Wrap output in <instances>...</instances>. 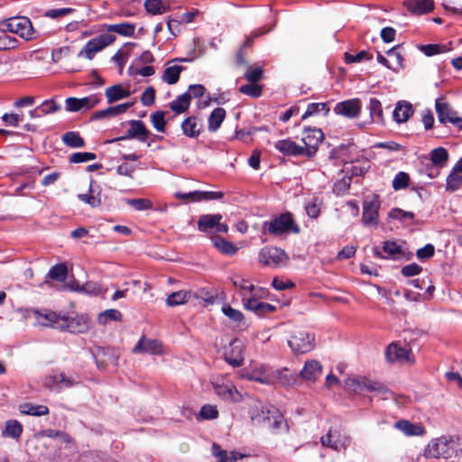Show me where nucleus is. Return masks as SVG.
<instances>
[{"label":"nucleus","mask_w":462,"mask_h":462,"mask_svg":"<svg viewBox=\"0 0 462 462\" xmlns=\"http://www.w3.org/2000/svg\"><path fill=\"white\" fill-rule=\"evenodd\" d=\"M275 148L281 152L282 153L285 155H304L305 152L303 148L300 145H298L295 142L285 139V140H280L275 143Z\"/></svg>","instance_id":"26"},{"label":"nucleus","mask_w":462,"mask_h":462,"mask_svg":"<svg viewBox=\"0 0 462 462\" xmlns=\"http://www.w3.org/2000/svg\"><path fill=\"white\" fill-rule=\"evenodd\" d=\"M0 31L15 33L25 41H32L39 36L31 20L25 16L10 17L0 22Z\"/></svg>","instance_id":"2"},{"label":"nucleus","mask_w":462,"mask_h":462,"mask_svg":"<svg viewBox=\"0 0 462 462\" xmlns=\"http://www.w3.org/2000/svg\"><path fill=\"white\" fill-rule=\"evenodd\" d=\"M116 41V36L112 33H102L96 38L89 40L79 52V57H85L92 60L95 55L112 44Z\"/></svg>","instance_id":"5"},{"label":"nucleus","mask_w":462,"mask_h":462,"mask_svg":"<svg viewBox=\"0 0 462 462\" xmlns=\"http://www.w3.org/2000/svg\"><path fill=\"white\" fill-rule=\"evenodd\" d=\"M190 106V94L183 93L177 97L176 99L171 102V109L177 113L181 114L186 112Z\"/></svg>","instance_id":"38"},{"label":"nucleus","mask_w":462,"mask_h":462,"mask_svg":"<svg viewBox=\"0 0 462 462\" xmlns=\"http://www.w3.org/2000/svg\"><path fill=\"white\" fill-rule=\"evenodd\" d=\"M460 449L459 439L455 436H441L432 439L424 450L428 458H448L456 456Z\"/></svg>","instance_id":"1"},{"label":"nucleus","mask_w":462,"mask_h":462,"mask_svg":"<svg viewBox=\"0 0 462 462\" xmlns=\"http://www.w3.org/2000/svg\"><path fill=\"white\" fill-rule=\"evenodd\" d=\"M100 100L101 96L97 94L90 95L82 98L70 97L65 100V109L68 112L88 110L97 106Z\"/></svg>","instance_id":"13"},{"label":"nucleus","mask_w":462,"mask_h":462,"mask_svg":"<svg viewBox=\"0 0 462 462\" xmlns=\"http://www.w3.org/2000/svg\"><path fill=\"white\" fill-rule=\"evenodd\" d=\"M63 143L71 148H81L85 145V141L77 132H67L62 135Z\"/></svg>","instance_id":"47"},{"label":"nucleus","mask_w":462,"mask_h":462,"mask_svg":"<svg viewBox=\"0 0 462 462\" xmlns=\"http://www.w3.org/2000/svg\"><path fill=\"white\" fill-rule=\"evenodd\" d=\"M190 298V291H179L170 294L166 300V303L170 307L178 306L187 302Z\"/></svg>","instance_id":"49"},{"label":"nucleus","mask_w":462,"mask_h":462,"mask_svg":"<svg viewBox=\"0 0 462 462\" xmlns=\"http://www.w3.org/2000/svg\"><path fill=\"white\" fill-rule=\"evenodd\" d=\"M243 378L257 382L262 384H273V369L270 366L261 365L255 367L253 371L245 373L243 374Z\"/></svg>","instance_id":"15"},{"label":"nucleus","mask_w":462,"mask_h":462,"mask_svg":"<svg viewBox=\"0 0 462 462\" xmlns=\"http://www.w3.org/2000/svg\"><path fill=\"white\" fill-rule=\"evenodd\" d=\"M122 313L115 309L106 310L97 316V322L100 325H106L110 321H121Z\"/></svg>","instance_id":"48"},{"label":"nucleus","mask_w":462,"mask_h":462,"mask_svg":"<svg viewBox=\"0 0 462 462\" xmlns=\"http://www.w3.org/2000/svg\"><path fill=\"white\" fill-rule=\"evenodd\" d=\"M233 285L239 290L240 296L242 297V301H245L246 299H249L250 296L254 295V291L255 290L254 285L248 282L247 280L239 276L234 275L232 277Z\"/></svg>","instance_id":"27"},{"label":"nucleus","mask_w":462,"mask_h":462,"mask_svg":"<svg viewBox=\"0 0 462 462\" xmlns=\"http://www.w3.org/2000/svg\"><path fill=\"white\" fill-rule=\"evenodd\" d=\"M406 8L412 14H423L434 8L433 0H407L404 2Z\"/></svg>","instance_id":"25"},{"label":"nucleus","mask_w":462,"mask_h":462,"mask_svg":"<svg viewBox=\"0 0 462 462\" xmlns=\"http://www.w3.org/2000/svg\"><path fill=\"white\" fill-rule=\"evenodd\" d=\"M183 69L182 66L177 64L168 66L163 71L162 80L169 85L177 83Z\"/></svg>","instance_id":"42"},{"label":"nucleus","mask_w":462,"mask_h":462,"mask_svg":"<svg viewBox=\"0 0 462 462\" xmlns=\"http://www.w3.org/2000/svg\"><path fill=\"white\" fill-rule=\"evenodd\" d=\"M320 442L324 447H329L336 451L345 450L351 442L350 437L340 430H331L321 437Z\"/></svg>","instance_id":"12"},{"label":"nucleus","mask_w":462,"mask_h":462,"mask_svg":"<svg viewBox=\"0 0 462 462\" xmlns=\"http://www.w3.org/2000/svg\"><path fill=\"white\" fill-rule=\"evenodd\" d=\"M222 219V215L220 214H208L202 215L198 221V228L199 231L208 233L212 229H216L217 225Z\"/></svg>","instance_id":"31"},{"label":"nucleus","mask_w":462,"mask_h":462,"mask_svg":"<svg viewBox=\"0 0 462 462\" xmlns=\"http://www.w3.org/2000/svg\"><path fill=\"white\" fill-rule=\"evenodd\" d=\"M251 419L256 424L263 423L273 430L280 429L283 422V416L275 407L262 403L253 408Z\"/></svg>","instance_id":"3"},{"label":"nucleus","mask_w":462,"mask_h":462,"mask_svg":"<svg viewBox=\"0 0 462 462\" xmlns=\"http://www.w3.org/2000/svg\"><path fill=\"white\" fill-rule=\"evenodd\" d=\"M126 203L136 210H146L152 208V203L147 199H127Z\"/></svg>","instance_id":"60"},{"label":"nucleus","mask_w":462,"mask_h":462,"mask_svg":"<svg viewBox=\"0 0 462 462\" xmlns=\"http://www.w3.org/2000/svg\"><path fill=\"white\" fill-rule=\"evenodd\" d=\"M273 384L280 383L281 385L283 386L291 384L295 381V376L287 368H283L281 370L273 369Z\"/></svg>","instance_id":"44"},{"label":"nucleus","mask_w":462,"mask_h":462,"mask_svg":"<svg viewBox=\"0 0 462 462\" xmlns=\"http://www.w3.org/2000/svg\"><path fill=\"white\" fill-rule=\"evenodd\" d=\"M324 139V134L319 128L306 127L302 134L301 141L304 146H301L305 152L306 157H312L318 151L319 145Z\"/></svg>","instance_id":"8"},{"label":"nucleus","mask_w":462,"mask_h":462,"mask_svg":"<svg viewBox=\"0 0 462 462\" xmlns=\"http://www.w3.org/2000/svg\"><path fill=\"white\" fill-rule=\"evenodd\" d=\"M223 313L232 321L236 323H241L244 320V315L243 313L232 308L231 306H224L222 308Z\"/></svg>","instance_id":"61"},{"label":"nucleus","mask_w":462,"mask_h":462,"mask_svg":"<svg viewBox=\"0 0 462 462\" xmlns=\"http://www.w3.org/2000/svg\"><path fill=\"white\" fill-rule=\"evenodd\" d=\"M263 78V69L261 67L248 68L245 73V79L250 83H255Z\"/></svg>","instance_id":"63"},{"label":"nucleus","mask_w":462,"mask_h":462,"mask_svg":"<svg viewBox=\"0 0 462 462\" xmlns=\"http://www.w3.org/2000/svg\"><path fill=\"white\" fill-rule=\"evenodd\" d=\"M288 345L294 354H304L314 348V337L309 332L295 331L288 340Z\"/></svg>","instance_id":"7"},{"label":"nucleus","mask_w":462,"mask_h":462,"mask_svg":"<svg viewBox=\"0 0 462 462\" xmlns=\"http://www.w3.org/2000/svg\"><path fill=\"white\" fill-rule=\"evenodd\" d=\"M59 329L62 331H69L74 334L86 333L90 328V319L87 315H77L74 318L63 316L60 319Z\"/></svg>","instance_id":"6"},{"label":"nucleus","mask_w":462,"mask_h":462,"mask_svg":"<svg viewBox=\"0 0 462 462\" xmlns=\"http://www.w3.org/2000/svg\"><path fill=\"white\" fill-rule=\"evenodd\" d=\"M78 198L79 200L90 205L92 208L99 207L101 205V199L98 196L94 194V189L89 187L88 194H79Z\"/></svg>","instance_id":"57"},{"label":"nucleus","mask_w":462,"mask_h":462,"mask_svg":"<svg viewBox=\"0 0 462 462\" xmlns=\"http://www.w3.org/2000/svg\"><path fill=\"white\" fill-rule=\"evenodd\" d=\"M383 251L387 254V256L383 255L378 247H374L373 249L374 255L378 258H396L397 255H400L402 253V246L394 241H385L383 245Z\"/></svg>","instance_id":"30"},{"label":"nucleus","mask_w":462,"mask_h":462,"mask_svg":"<svg viewBox=\"0 0 462 462\" xmlns=\"http://www.w3.org/2000/svg\"><path fill=\"white\" fill-rule=\"evenodd\" d=\"M239 91L242 94L250 96L252 97H258L262 94V88L260 86L251 83V84H245L239 88Z\"/></svg>","instance_id":"62"},{"label":"nucleus","mask_w":462,"mask_h":462,"mask_svg":"<svg viewBox=\"0 0 462 462\" xmlns=\"http://www.w3.org/2000/svg\"><path fill=\"white\" fill-rule=\"evenodd\" d=\"M462 185V175L457 173L456 171H451L448 178L446 183V190L449 192H454L460 188Z\"/></svg>","instance_id":"53"},{"label":"nucleus","mask_w":462,"mask_h":462,"mask_svg":"<svg viewBox=\"0 0 462 462\" xmlns=\"http://www.w3.org/2000/svg\"><path fill=\"white\" fill-rule=\"evenodd\" d=\"M212 454L217 458V462H236L238 459V456L236 452L228 453L216 443L212 445Z\"/></svg>","instance_id":"43"},{"label":"nucleus","mask_w":462,"mask_h":462,"mask_svg":"<svg viewBox=\"0 0 462 462\" xmlns=\"http://www.w3.org/2000/svg\"><path fill=\"white\" fill-rule=\"evenodd\" d=\"M328 112L329 107L327 103H311L308 105L307 110L302 116V120L319 114L327 116Z\"/></svg>","instance_id":"50"},{"label":"nucleus","mask_w":462,"mask_h":462,"mask_svg":"<svg viewBox=\"0 0 462 462\" xmlns=\"http://www.w3.org/2000/svg\"><path fill=\"white\" fill-rule=\"evenodd\" d=\"M61 109L54 98L43 101L39 106L32 110V114H37V116H42L47 114L55 113Z\"/></svg>","instance_id":"39"},{"label":"nucleus","mask_w":462,"mask_h":462,"mask_svg":"<svg viewBox=\"0 0 462 462\" xmlns=\"http://www.w3.org/2000/svg\"><path fill=\"white\" fill-rule=\"evenodd\" d=\"M211 240L215 247L217 248V250L220 251L222 254L227 255H234L236 254L238 250L237 247L233 243L228 242L218 236H212Z\"/></svg>","instance_id":"36"},{"label":"nucleus","mask_w":462,"mask_h":462,"mask_svg":"<svg viewBox=\"0 0 462 462\" xmlns=\"http://www.w3.org/2000/svg\"><path fill=\"white\" fill-rule=\"evenodd\" d=\"M33 314L38 325L51 327L55 329H59L60 319L63 318V316L51 310H34Z\"/></svg>","instance_id":"23"},{"label":"nucleus","mask_w":462,"mask_h":462,"mask_svg":"<svg viewBox=\"0 0 462 462\" xmlns=\"http://www.w3.org/2000/svg\"><path fill=\"white\" fill-rule=\"evenodd\" d=\"M131 92L128 88H124L122 85L117 84L109 87L106 89V97L109 104L115 103L123 98L128 97Z\"/></svg>","instance_id":"33"},{"label":"nucleus","mask_w":462,"mask_h":462,"mask_svg":"<svg viewBox=\"0 0 462 462\" xmlns=\"http://www.w3.org/2000/svg\"><path fill=\"white\" fill-rule=\"evenodd\" d=\"M216 393L224 401L237 402L242 396L231 382H215L213 383Z\"/></svg>","instance_id":"19"},{"label":"nucleus","mask_w":462,"mask_h":462,"mask_svg":"<svg viewBox=\"0 0 462 462\" xmlns=\"http://www.w3.org/2000/svg\"><path fill=\"white\" fill-rule=\"evenodd\" d=\"M263 232L273 236H282L288 233H300V227L295 223L291 213L286 212L277 217L263 224Z\"/></svg>","instance_id":"4"},{"label":"nucleus","mask_w":462,"mask_h":462,"mask_svg":"<svg viewBox=\"0 0 462 462\" xmlns=\"http://www.w3.org/2000/svg\"><path fill=\"white\" fill-rule=\"evenodd\" d=\"M448 159V153L443 147L433 149L430 152V160L435 166L442 167Z\"/></svg>","instance_id":"52"},{"label":"nucleus","mask_w":462,"mask_h":462,"mask_svg":"<svg viewBox=\"0 0 462 462\" xmlns=\"http://www.w3.org/2000/svg\"><path fill=\"white\" fill-rule=\"evenodd\" d=\"M259 262L264 265L279 267L288 260L284 250L278 247H264L259 252Z\"/></svg>","instance_id":"10"},{"label":"nucleus","mask_w":462,"mask_h":462,"mask_svg":"<svg viewBox=\"0 0 462 462\" xmlns=\"http://www.w3.org/2000/svg\"><path fill=\"white\" fill-rule=\"evenodd\" d=\"M346 386L357 393H360L364 391H367L370 393H385L387 389L385 386L378 382L372 381L366 377H363L361 379L356 378H349L346 381Z\"/></svg>","instance_id":"11"},{"label":"nucleus","mask_w":462,"mask_h":462,"mask_svg":"<svg viewBox=\"0 0 462 462\" xmlns=\"http://www.w3.org/2000/svg\"><path fill=\"white\" fill-rule=\"evenodd\" d=\"M18 410L22 414L35 417L47 415L50 412V410L46 405L33 404L31 402H24L20 404Z\"/></svg>","instance_id":"34"},{"label":"nucleus","mask_w":462,"mask_h":462,"mask_svg":"<svg viewBox=\"0 0 462 462\" xmlns=\"http://www.w3.org/2000/svg\"><path fill=\"white\" fill-rule=\"evenodd\" d=\"M419 49L426 55V56H433L439 53H442L448 51V48L442 44H427V45H420Z\"/></svg>","instance_id":"58"},{"label":"nucleus","mask_w":462,"mask_h":462,"mask_svg":"<svg viewBox=\"0 0 462 462\" xmlns=\"http://www.w3.org/2000/svg\"><path fill=\"white\" fill-rule=\"evenodd\" d=\"M361 111L362 102L359 98H351L338 102L334 107L335 114L349 119L358 117Z\"/></svg>","instance_id":"14"},{"label":"nucleus","mask_w":462,"mask_h":462,"mask_svg":"<svg viewBox=\"0 0 462 462\" xmlns=\"http://www.w3.org/2000/svg\"><path fill=\"white\" fill-rule=\"evenodd\" d=\"M144 7L149 14L156 15L166 12L169 5L162 0H146L144 2Z\"/></svg>","instance_id":"46"},{"label":"nucleus","mask_w":462,"mask_h":462,"mask_svg":"<svg viewBox=\"0 0 462 462\" xmlns=\"http://www.w3.org/2000/svg\"><path fill=\"white\" fill-rule=\"evenodd\" d=\"M379 202L376 199L367 200L365 199L363 203V216L362 222L366 226H378V209Z\"/></svg>","instance_id":"17"},{"label":"nucleus","mask_w":462,"mask_h":462,"mask_svg":"<svg viewBox=\"0 0 462 462\" xmlns=\"http://www.w3.org/2000/svg\"><path fill=\"white\" fill-rule=\"evenodd\" d=\"M181 129L184 135L196 138L201 133L202 125L197 117L189 116L181 123Z\"/></svg>","instance_id":"28"},{"label":"nucleus","mask_w":462,"mask_h":462,"mask_svg":"<svg viewBox=\"0 0 462 462\" xmlns=\"http://www.w3.org/2000/svg\"><path fill=\"white\" fill-rule=\"evenodd\" d=\"M97 158L96 153L82 152H75L69 156V162L71 163H81L88 161H93Z\"/></svg>","instance_id":"59"},{"label":"nucleus","mask_w":462,"mask_h":462,"mask_svg":"<svg viewBox=\"0 0 462 462\" xmlns=\"http://www.w3.org/2000/svg\"><path fill=\"white\" fill-rule=\"evenodd\" d=\"M134 354H150V355H162L163 353V346L161 341L157 339H148L142 336L137 344L133 348Z\"/></svg>","instance_id":"18"},{"label":"nucleus","mask_w":462,"mask_h":462,"mask_svg":"<svg viewBox=\"0 0 462 462\" xmlns=\"http://www.w3.org/2000/svg\"><path fill=\"white\" fill-rule=\"evenodd\" d=\"M255 296V294L250 296L249 299L243 302L245 309L255 313L259 317H263L276 310L275 306L270 303L259 301Z\"/></svg>","instance_id":"22"},{"label":"nucleus","mask_w":462,"mask_h":462,"mask_svg":"<svg viewBox=\"0 0 462 462\" xmlns=\"http://www.w3.org/2000/svg\"><path fill=\"white\" fill-rule=\"evenodd\" d=\"M225 358L234 367L242 365L244 361L243 343L238 339L232 340L229 348L226 349Z\"/></svg>","instance_id":"21"},{"label":"nucleus","mask_w":462,"mask_h":462,"mask_svg":"<svg viewBox=\"0 0 462 462\" xmlns=\"http://www.w3.org/2000/svg\"><path fill=\"white\" fill-rule=\"evenodd\" d=\"M135 26L130 23L110 24L107 26L108 32H116L125 37L132 36L134 33Z\"/></svg>","instance_id":"45"},{"label":"nucleus","mask_w":462,"mask_h":462,"mask_svg":"<svg viewBox=\"0 0 462 462\" xmlns=\"http://www.w3.org/2000/svg\"><path fill=\"white\" fill-rule=\"evenodd\" d=\"M389 217L402 222L410 221V223H413L414 220V214L412 212L404 211L398 208L392 209L389 212Z\"/></svg>","instance_id":"54"},{"label":"nucleus","mask_w":462,"mask_h":462,"mask_svg":"<svg viewBox=\"0 0 462 462\" xmlns=\"http://www.w3.org/2000/svg\"><path fill=\"white\" fill-rule=\"evenodd\" d=\"M218 416V411L216 406L213 405H204L201 407L199 411V417L203 420H214Z\"/></svg>","instance_id":"64"},{"label":"nucleus","mask_w":462,"mask_h":462,"mask_svg":"<svg viewBox=\"0 0 462 462\" xmlns=\"http://www.w3.org/2000/svg\"><path fill=\"white\" fill-rule=\"evenodd\" d=\"M151 122L152 126L159 132L165 131V113L163 111H155L151 115Z\"/></svg>","instance_id":"56"},{"label":"nucleus","mask_w":462,"mask_h":462,"mask_svg":"<svg viewBox=\"0 0 462 462\" xmlns=\"http://www.w3.org/2000/svg\"><path fill=\"white\" fill-rule=\"evenodd\" d=\"M67 275L68 268L65 263H58L54 265L47 274L48 278L58 282H64L67 279Z\"/></svg>","instance_id":"51"},{"label":"nucleus","mask_w":462,"mask_h":462,"mask_svg":"<svg viewBox=\"0 0 462 462\" xmlns=\"http://www.w3.org/2000/svg\"><path fill=\"white\" fill-rule=\"evenodd\" d=\"M132 106H133L132 102H126V103L114 106H109L106 109L98 110V111L95 112L93 118L100 119V118H104V117L116 116L117 115L125 113Z\"/></svg>","instance_id":"32"},{"label":"nucleus","mask_w":462,"mask_h":462,"mask_svg":"<svg viewBox=\"0 0 462 462\" xmlns=\"http://www.w3.org/2000/svg\"><path fill=\"white\" fill-rule=\"evenodd\" d=\"M23 427L17 420L5 421V429L2 430V437L18 440L23 433Z\"/></svg>","instance_id":"35"},{"label":"nucleus","mask_w":462,"mask_h":462,"mask_svg":"<svg viewBox=\"0 0 462 462\" xmlns=\"http://www.w3.org/2000/svg\"><path fill=\"white\" fill-rule=\"evenodd\" d=\"M413 112L412 105L408 101L402 100L397 102L393 113V117L398 124L405 123L413 115Z\"/></svg>","instance_id":"24"},{"label":"nucleus","mask_w":462,"mask_h":462,"mask_svg":"<svg viewBox=\"0 0 462 462\" xmlns=\"http://www.w3.org/2000/svg\"><path fill=\"white\" fill-rule=\"evenodd\" d=\"M389 362L412 363L411 350L399 346L398 344H391L388 346L385 353Z\"/></svg>","instance_id":"20"},{"label":"nucleus","mask_w":462,"mask_h":462,"mask_svg":"<svg viewBox=\"0 0 462 462\" xmlns=\"http://www.w3.org/2000/svg\"><path fill=\"white\" fill-rule=\"evenodd\" d=\"M370 118L374 123L383 124L384 122L382 103L379 99L372 97L369 100Z\"/></svg>","instance_id":"37"},{"label":"nucleus","mask_w":462,"mask_h":462,"mask_svg":"<svg viewBox=\"0 0 462 462\" xmlns=\"http://www.w3.org/2000/svg\"><path fill=\"white\" fill-rule=\"evenodd\" d=\"M129 128L126 135L121 136L116 140L136 139L139 142H145L151 135V132L146 128L144 123L140 120H130Z\"/></svg>","instance_id":"16"},{"label":"nucleus","mask_w":462,"mask_h":462,"mask_svg":"<svg viewBox=\"0 0 462 462\" xmlns=\"http://www.w3.org/2000/svg\"><path fill=\"white\" fill-rule=\"evenodd\" d=\"M410 182V176L404 171L398 172L393 180V189L400 190L408 187Z\"/></svg>","instance_id":"55"},{"label":"nucleus","mask_w":462,"mask_h":462,"mask_svg":"<svg viewBox=\"0 0 462 462\" xmlns=\"http://www.w3.org/2000/svg\"><path fill=\"white\" fill-rule=\"evenodd\" d=\"M226 117V110L222 107L215 108L208 117V130L216 132Z\"/></svg>","instance_id":"41"},{"label":"nucleus","mask_w":462,"mask_h":462,"mask_svg":"<svg viewBox=\"0 0 462 462\" xmlns=\"http://www.w3.org/2000/svg\"><path fill=\"white\" fill-rule=\"evenodd\" d=\"M435 108L439 123L443 125L450 123L459 130H462V117L457 116V112L445 102L443 97L436 99Z\"/></svg>","instance_id":"9"},{"label":"nucleus","mask_w":462,"mask_h":462,"mask_svg":"<svg viewBox=\"0 0 462 462\" xmlns=\"http://www.w3.org/2000/svg\"><path fill=\"white\" fill-rule=\"evenodd\" d=\"M395 427L407 436H420L423 433L421 426L405 420L397 421Z\"/></svg>","instance_id":"40"},{"label":"nucleus","mask_w":462,"mask_h":462,"mask_svg":"<svg viewBox=\"0 0 462 462\" xmlns=\"http://www.w3.org/2000/svg\"><path fill=\"white\" fill-rule=\"evenodd\" d=\"M321 365L316 360L307 361L300 371V377L308 381H316L321 374Z\"/></svg>","instance_id":"29"}]
</instances>
